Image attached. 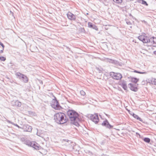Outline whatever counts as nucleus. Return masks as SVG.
I'll list each match as a JSON object with an SVG mask.
<instances>
[{
    "mask_svg": "<svg viewBox=\"0 0 156 156\" xmlns=\"http://www.w3.org/2000/svg\"><path fill=\"white\" fill-rule=\"evenodd\" d=\"M67 114L69 117L71 123L76 126H78L80 119L79 118V115L76 111L73 110H69L67 111Z\"/></svg>",
    "mask_w": 156,
    "mask_h": 156,
    "instance_id": "f257e3e1",
    "label": "nucleus"
},
{
    "mask_svg": "<svg viewBox=\"0 0 156 156\" xmlns=\"http://www.w3.org/2000/svg\"><path fill=\"white\" fill-rule=\"evenodd\" d=\"M55 122L59 124H63L67 122L65 114L62 112L56 113L54 115Z\"/></svg>",
    "mask_w": 156,
    "mask_h": 156,
    "instance_id": "f03ea898",
    "label": "nucleus"
},
{
    "mask_svg": "<svg viewBox=\"0 0 156 156\" xmlns=\"http://www.w3.org/2000/svg\"><path fill=\"white\" fill-rule=\"evenodd\" d=\"M51 106L52 108L57 110L60 109L61 108L58 101L56 99H53Z\"/></svg>",
    "mask_w": 156,
    "mask_h": 156,
    "instance_id": "7ed1b4c3",
    "label": "nucleus"
},
{
    "mask_svg": "<svg viewBox=\"0 0 156 156\" xmlns=\"http://www.w3.org/2000/svg\"><path fill=\"white\" fill-rule=\"evenodd\" d=\"M110 75L114 79L116 80H120L122 77V75L119 73L114 72L111 73Z\"/></svg>",
    "mask_w": 156,
    "mask_h": 156,
    "instance_id": "20e7f679",
    "label": "nucleus"
},
{
    "mask_svg": "<svg viewBox=\"0 0 156 156\" xmlns=\"http://www.w3.org/2000/svg\"><path fill=\"white\" fill-rule=\"evenodd\" d=\"M138 85V84H135L129 83L128 84V86L131 90L134 92H136L138 90V88H137Z\"/></svg>",
    "mask_w": 156,
    "mask_h": 156,
    "instance_id": "39448f33",
    "label": "nucleus"
},
{
    "mask_svg": "<svg viewBox=\"0 0 156 156\" xmlns=\"http://www.w3.org/2000/svg\"><path fill=\"white\" fill-rule=\"evenodd\" d=\"M90 117V119L96 124L98 123L99 121L98 114H95L94 115L91 114Z\"/></svg>",
    "mask_w": 156,
    "mask_h": 156,
    "instance_id": "423d86ee",
    "label": "nucleus"
},
{
    "mask_svg": "<svg viewBox=\"0 0 156 156\" xmlns=\"http://www.w3.org/2000/svg\"><path fill=\"white\" fill-rule=\"evenodd\" d=\"M148 37L144 35H140L138 37V39L144 43H148Z\"/></svg>",
    "mask_w": 156,
    "mask_h": 156,
    "instance_id": "0eeeda50",
    "label": "nucleus"
},
{
    "mask_svg": "<svg viewBox=\"0 0 156 156\" xmlns=\"http://www.w3.org/2000/svg\"><path fill=\"white\" fill-rule=\"evenodd\" d=\"M23 129L25 131L31 132L32 131V128L31 126L29 125H24L23 126Z\"/></svg>",
    "mask_w": 156,
    "mask_h": 156,
    "instance_id": "6e6552de",
    "label": "nucleus"
},
{
    "mask_svg": "<svg viewBox=\"0 0 156 156\" xmlns=\"http://www.w3.org/2000/svg\"><path fill=\"white\" fill-rule=\"evenodd\" d=\"M102 125L109 129L112 128L113 127V126L109 123L107 120L104 121L102 123Z\"/></svg>",
    "mask_w": 156,
    "mask_h": 156,
    "instance_id": "1a4fd4ad",
    "label": "nucleus"
},
{
    "mask_svg": "<svg viewBox=\"0 0 156 156\" xmlns=\"http://www.w3.org/2000/svg\"><path fill=\"white\" fill-rule=\"evenodd\" d=\"M67 15L68 19L71 20H75L76 19V16L70 12H69Z\"/></svg>",
    "mask_w": 156,
    "mask_h": 156,
    "instance_id": "9d476101",
    "label": "nucleus"
},
{
    "mask_svg": "<svg viewBox=\"0 0 156 156\" xmlns=\"http://www.w3.org/2000/svg\"><path fill=\"white\" fill-rule=\"evenodd\" d=\"M88 26L89 27L94 29L96 30H98V28L97 27L94 25H93L91 23H88Z\"/></svg>",
    "mask_w": 156,
    "mask_h": 156,
    "instance_id": "9b49d317",
    "label": "nucleus"
},
{
    "mask_svg": "<svg viewBox=\"0 0 156 156\" xmlns=\"http://www.w3.org/2000/svg\"><path fill=\"white\" fill-rule=\"evenodd\" d=\"M16 75L17 76V78L21 80L23 77L24 76V75L22 74L19 72H18L16 73Z\"/></svg>",
    "mask_w": 156,
    "mask_h": 156,
    "instance_id": "f8f14e48",
    "label": "nucleus"
},
{
    "mask_svg": "<svg viewBox=\"0 0 156 156\" xmlns=\"http://www.w3.org/2000/svg\"><path fill=\"white\" fill-rule=\"evenodd\" d=\"M139 79L135 77H132L131 78V82L136 84V83L138 81Z\"/></svg>",
    "mask_w": 156,
    "mask_h": 156,
    "instance_id": "ddd939ff",
    "label": "nucleus"
},
{
    "mask_svg": "<svg viewBox=\"0 0 156 156\" xmlns=\"http://www.w3.org/2000/svg\"><path fill=\"white\" fill-rule=\"evenodd\" d=\"M13 105L18 107H20L21 105V103L18 100L15 101L13 102Z\"/></svg>",
    "mask_w": 156,
    "mask_h": 156,
    "instance_id": "4468645a",
    "label": "nucleus"
},
{
    "mask_svg": "<svg viewBox=\"0 0 156 156\" xmlns=\"http://www.w3.org/2000/svg\"><path fill=\"white\" fill-rule=\"evenodd\" d=\"M108 61L110 63L114 64H117L118 63V61L111 59H108Z\"/></svg>",
    "mask_w": 156,
    "mask_h": 156,
    "instance_id": "2eb2a0df",
    "label": "nucleus"
},
{
    "mask_svg": "<svg viewBox=\"0 0 156 156\" xmlns=\"http://www.w3.org/2000/svg\"><path fill=\"white\" fill-rule=\"evenodd\" d=\"M133 117L134 118L136 119L137 120H139L141 122L142 121V120L141 118L139 117L137 115L135 114L134 113H133Z\"/></svg>",
    "mask_w": 156,
    "mask_h": 156,
    "instance_id": "dca6fc26",
    "label": "nucleus"
},
{
    "mask_svg": "<svg viewBox=\"0 0 156 156\" xmlns=\"http://www.w3.org/2000/svg\"><path fill=\"white\" fill-rule=\"evenodd\" d=\"M32 145H33V146L31 145V147H33L36 150H39L40 148V147L37 146L35 142H33Z\"/></svg>",
    "mask_w": 156,
    "mask_h": 156,
    "instance_id": "f3484780",
    "label": "nucleus"
},
{
    "mask_svg": "<svg viewBox=\"0 0 156 156\" xmlns=\"http://www.w3.org/2000/svg\"><path fill=\"white\" fill-rule=\"evenodd\" d=\"M121 86L122 88L125 90H127V87L126 83L125 82L122 83L121 84Z\"/></svg>",
    "mask_w": 156,
    "mask_h": 156,
    "instance_id": "a211bd4d",
    "label": "nucleus"
},
{
    "mask_svg": "<svg viewBox=\"0 0 156 156\" xmlns=\"http://www.w3.org/2000/svg\"><path fill=\"white\" fill-rule=\"evenodd\" d=\"M154 38V37H152L150 38L149 37H148L147 43H149L152 45Z\"/></svg>",
    "mask_w": 156,
    "mask_h": 156,
    "instance_id": "6ab92c4d",
    "label": "nucleus"
},
{
    "mask_svg": "<svg viewBox=\"0 0 156 156\" xmlns=\"http://www.w3.org/2000/svg\"><path fill=\"white\" fill-rule=\"evenodd\" d=\"M33 142H30L29 140H26L24 143L26 145H27L29 146H30L31 147V145H32V144ZM33 145H32L33 146Z\"/></svg>",
    "mask_w": 156,
    "mask_h": 156,
    "instance_id": "aec40b11",
    "label": "nucleus"
},
{
    "mask_svg": "<svg viewBox=\"0 0 156 156\" xmlns=\"http://www.w3.org/2000/svg\"><path fill=\"white\" fill-rule=\"evenodd\" d=\"M21 80L24 83H27L28 80L27 77L25 75H24V76L23 77Z\"/></svg>",
    "mask_w": 156,
    "mask_h": 156,
    "instance_id": "412c9836",
    "label": "nucleus"
},
{
    "mask_svg": "<svg viewBox=\"0 0 156 156\" xmlns=\"http://www.w3.org/2000/svg\"><path fill=\"white\" fill-rule=\"evenodd\" d=\"M37 134L39 136L42 137V133L41 131L37 130Z\"/></svg>",
    "mask_w": 156,
    "mask_h": 156,
    "instance_id": "4be33fe9",
    "label": "nucleus"
},
{
    "mask_svg": "<svg viewBox=\"0 0 156 156\" xmlns=\"http://www.w3.org/2000/svg\"><path fill=\"white\" fill-rule=\"evenodd\" d=\"M146 142L149 143L150 142V139L149 138L145 137L143 139Z\"/></svg>",
    "mask_w": 156,
    "mask_h": 156,
    "instance_id": "5701e85b",
    "label": "nucleus"
},
{
    "mask_svg": "<svg viewBox=\"0 0 156 156\" xmlns=\"http://www.w3.org/2000/svg\"><path fill=\"white\" fill-rule=\"evenodd\" d=\"M152 45L154 47H156V38L154 37Z\"/></svg>",
    "mask_w": 156,
    "mask_h": 156,
    "instance_id": "b1692460",
    "label": "nucleus"
},
{
    "mask_svg": "<svg viewBox=\"0 0 156 156\" xmlns=\"http://www.w3.org/2000/svg\"><path fill=\"white\" fill-rule=\"evenodd\" d=\"M151 83L152 84L156 85V79H152L151 80Z\"/></svg>",
    "mask_w": 156,
    "mask_h": 156,
    "instance_id": "393cba45",
    "label": "nucleus"
},
{
    "mask_svg": "<svg viewBox=\"0 0 156 156\" xmlns=\"http://www.w3.org/2000/svg\"><path fill=\"white\" fill-rule=\"evenodd\" d=\"M134 72L140 73V74H146L147 73V72H141L140 71H137L136 70H135L134 71Z\"/></svg>",
    "mask_w": 156,
    "mask_h": 156,
    "instance_id": "a878e982",
    "label": "nucleus"
},
{
    "mask_svg": "<svg viewBox=\"0 0 156 156\" xmlns=\"http://www.w3.org/2000/svg\"><path fill=\"white\" fill-rule=\"evenodd\" d=\"M113 1L117 3H121L122 2V0H113Z\"/></svg>",
    "mask_w": 156,
    "mask_h": 156,
    "instance_id": "bb28decb",
    "label": "nucleus"
},
{
    "mask_svg": "<svg viewBox=\"0 0 156 156\" xmlns=\"http://www.w3.org/2000/svg\"><path fill=\"white\" fill-rule=\"evenodd\" d=\"M141 3L144 5H145L147 6L148 5V4L147 3V2L144 0H141Z\"/></svg>",
    "mask_w": 156,
    "mask_h": 156,
    "instance_id": "cd10ccee",
    "label": "nucleus"
},
{
    "mask_svg": "<svg viewBox=\"0 0 156 156\" xmlns=\"http://www.w3.org/2000/svg\"><path fill=\"white\" fill-rule=\"evenodd\" d=\"M0 60L2 61H4L6 60V58L3 56H0Z\"/></svg>",
    "mask_w": 156,
    "mask_h": 156,
    "instance_id": "c85d7f7f",
    "label": "nucleus"
},
{
    "mask_svg": "<svg viewBox=\"0 0 156 156\" xmlns=\"http://www.w3.org/2000/svg\"><path fill=\"white\" fill-rule=\"evenodd\" d=\"M80 93L82 95L84 96L85 94V92L83 90L80 91Z\"/></svg>",
    "mask_w": 156,
    "mask_h": 156,
    "instance_id": "c756f323",
    "label": "nucleus"
},
{
    "mask_svg": "<svg viewBox=\"0 0 156 156\" xmlns=\"http://www.w3.org/2000/svg\"><path fill=\"white\" fill-rule=\"evenodd\" d=\"M26 140V139H25V138L23 137L21 138V139H20L21 141L23 142H24Z\"/></svg>",
    "mask_w": 156,
    "mask_h": 156,
    "instance_id": "7c9ffc66",
    "label": "nucleus"
},
{
    "mask_svg": "<svg viewBox=\"0 0 156 156\" xmlns=\"http://www.w3.org/2000/svg\"><path fill=\"white\" fill-rule=\"evenodd\" d=\"M0 45L2 46V47L3 48H4V47H5L4 45L0 41Z\"/></svg>",
    "mask_w": 156,
    "mask_h": 156,
    "instance_id": "2f4dec72",
    "label": "nucleus"
},
{
    "mask_svg": "<svg viewBox=\"0 0 156 156\" xmlns=\"http://www.w3.org/2000/svg\"><path fill=\"white\" fill-rule=\"evenodd\" d=\"M4 48H3L2 50L0 51V54L2 53L3 52Z\"/></svg>",
    "mask_w": 156,
    "mask_h": 156,
    "instance_id": "473e14b6",
    "label": "nucleus"
},
{
    "mask_svg": "<svg viewBox=\"0 0 156 156\" xmlns=\"http://www.w3.org/2000/svg\"><path fill=\"white\" fill-rule=\"evenodd\" d=\"M126 23L128 24H129V25H130V24H131V22H126Z\"/></svg>",
    "mask_w": 156,
    "mask_h": 156,
    "instance_id": "72a5a7b5",
    "label": "nucleus"
},
{
    "mask_svg": "<svg viewBox=\"0 0 156 156\" xmlns=\"http://www.w3.org/2000/svg\"><path fill=\"white\" fill-rule=\"evenodd\" d=\"M97 69L98 70V71H99V73H100V72H101V70H100V69H99L98 68H97Z\"/></svg>",
    "mask_w": 156,
    "mask_h": 156,
    "instance_id": "f704fd0d",
    "label": "nucleus"
},
{
    "mask_svg": "<svg viewBox=\"0 0 156 156\" xmlns=\"http://www.w3.org/2000/svg\"><path fill=\"white\" fill-rule=\"evenodd\" d=\"M133 112H131V113H130H130H130L131 115H132V116H133Z\"/></svg>",
    "mask_w": 156,
    "mask_h": 156,
    "instance_id": "c9c22d12",
    "label": "nucleus"
},
{
    "mask_svg": "<svg viewBox=\"0 0 156 156\" xmlns=\"http://www.w3.org/2000/svg\"><path fill=\"white\" fill-rule=\"evenodd\" d=\"M154 54H155V55H156V51H154Z\"/></svg>",
    "mask_w": 156,
    "mask_h": 156,
    "instance_id": "e433bc0d",
    "label": "nucleus"
},
{
    "mask_svg": "<svg viewBox=\"0 0 156 156\" xmlns=\"http://www.w3.org/2000/svg\"><path fill=\"white\" fill-rule=\"evenodd\" d=\"M16 125L17 126H18V125H17V124H16Z\"/></svg>",
    "mask_w": 156,
    "mask_h": 156,
    "instance_id": "4c0bfd02",
    "label": "nucleus"
}]
</instances>
